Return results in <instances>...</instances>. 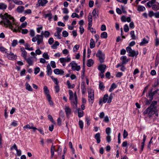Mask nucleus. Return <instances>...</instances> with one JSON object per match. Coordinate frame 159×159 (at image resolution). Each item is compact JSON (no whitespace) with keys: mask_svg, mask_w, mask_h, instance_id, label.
Listing matches in <instances>:
<instances>
[{"mask_svg":"<svg viewBox=\"0 0 159 159\" xmlns=\"http://www.w3.org/2000/svg\"><path fill=\"white\" fill-rule=\"evenodd\" d=\"M96 56L98 58L99 61L101 63H102L104 62L105 55L101 50H99L98 51Z\"/></svg>","mask_w":159,"mask_h":159,"instance_id":"nucleus-5","label":"nucleus"},{"mask_svg":"<svg viewBox=\"0 0 159 159\" xmlns=\"http://www.w3.org/2000/svg\"><path fill=\"white\" fill-rule=\"evenodd\" d=\"M95 46V43L94 40L91 39L90 40V47L91 49L93 48Z\"/></svg>","mask_w":159,"mask_h":159,"instance_id":"nucleus-29","label":"nucleus"},{"mask_svg":"<svg viewBox=\"0 0 159 159\" xmlns=\"http://www.w3.org/2000/svg\"><path fill=\"white\" fill-rule=\"evenodd\" d=\"M78 116L80 118L82 117L84 115V112L80 108H79L77 109Z\"/></svg>","mask_w":159,"mask_h":159,"instance_id":"nucleus-26","label":"nucleus"},{"mask_svg":"<svg viewBox=\"0 0 159 159\" xmlns=\"http://www.w3.org/2000/svg\"><path fill=\"white\" fill-rule=\"evenodd\" d=\"M130 34L132 39H135L137 38V37L135 36V35L134 32V30H132L130 32Z\"/></svg>","mask_w":159,"mask_h":159,"instance_id":"nucleus-39","label":"nucleus"},{"mask_svg":"<svg viewBox=\"0 0 159 159\" xmlns=\"http://www.w3.org/2000/svg\"><path fill=\"white\" fill-rule=\"evenodd\" d=\"M88 25L89 26H92V16L91 13H89L88 17Z\"/></svg>","mask_w":159,"mask_h":159,"instance_id":"nucleus-23","label":"nucleus"},{"mask_svg":"<svg viewBox=\"0 0 159 159\" xmlns=\"http://www.w3.org/2000/svg\"><path fill=\"white\" fill-rule=\"evenodd\" d=\"M20 51L21 52V55L24 58V59H26L27 56V53L26 51L25 50L24 48H20Z\"/></svg>","mask_w":159,"mask_h":159,"instance_id":"nucleus-16","label":"nucleus"},{"mask_svg":"<svg viewBox=\"0 0 159 159\" xmlns=\"http://www.w3.org/2000/svg\"><path fill=\"white\" fill-rule=\"evenodd\" d=\"M59 60L61 63H66V62H69L71 60L70 58L67 56L66 58H61L59 59Z\"/></svg>","mask_w":159,"mask_h":159,"instance_id":"nucleus-14","label":"nucleus"},{"mask_svg":"<svg viewBox=\"0 0 159 159\" xmlns=\"http://www.w3.org/2000/svg\"><path fill=\"white\" fill-rule=\"evenodd\" d=\"M46 98L47 99L50 105L51 106L53 105V103L51 100V96H50L49 97H46Z\"/></svg>","mask_w":159,"mask_h":159,"instance_id":"nucleus-47","label":"nucleus"},{"mask_svg":"<svg viewBox=\"0 0 159 159\" xmlns=\"http://www.w3.org/2000/svg\"><path fill=\"white\" fill-rule=\"evenodd\" d=\"M50 64L51 66L53 68L56 67L55 62L54 61H52L50 62Z\"/></svg>","mask_w":159,"mask_h":159,"instance_id":"nucleus-62","label":"nucleus"},{"mask_svg":"<svg viewBox=\"0 0 159 159\" xmlns=\"http://www.w3.org/2000/svg\"><path fill=\"white\" fill-rule=\"evenodd\" d=\"M111 129L110 127H107L106 129V132L107 135H110L111 134Z\"/></svg>","mask_w":159,"mask_h":159,"instance_id":"nucleus-51","label":"nucleus"},{"mask_svg":"<svg viewBox=\"0 0 159 159\" xmlns=\"http://www.w3.org/2000/svg\"><path fill=\"white\" fill-rule=\"evenodd\" d=\"M93 61L92 59H89L87 61V65L88 67H90L93 65Z\"/></svg>","mask_w":159,"mask_h":159,"instance_id":"nucleus-27","label":"nucleus"},{"mask_svg":"<svg viewBox=\"0 0 159 159\" xmlns=\"http://www.w3.org/2000/svg\"><path fill=\"white\" fill-rule=\"evenodd\" d=\"M79 48V45H76L74 47L73 51L74 52H76L77 50H78Z\"/></svg>","mask_w":159,"mask_h":159,"instance_id":"nucleus-64","label":"nucleus"},{"mask_svg":"<svg viewBox=\"0 0 159 159\" xmlns=\"http://www.w3.org/2000/svg\"><path fill=\"white\" fill-rule=\"evenodd\" d=\"M43 32H42V34L43 35L45 38H48L50 36V33L47 31H44V33L43 34Z\"/></svg>","mask_w":159,"mask_h":159,"instance_id":"nucleus-42","label":"nucleus"},{"mask_svg":"<svg viewBox=\"0 0 159 159\" xmlns=\"http://www.w3.org/2000/svg\"><path fill=\"white\" fill-rule=\"evenodd\" d=\"M120 59L121 61V64L122 65L126 64L129 61V59H127L125 56H122Z\"/></svg>","mask_w":159,"mask_h":159,"instance_id":"nucleus-12","label":"nucleus"},{"mask_svg":"<svg viewBox=\"0 0 159 159\" xmlns=\"http://www.w3.org/2000/svg\"><path fill=\"white\" fill-rule=\"evenodd\" d=\"M99 88L101 90H102L105 88V86L103 85V82H100L99 84Z\"/></svg>","mask_w":159,"mask_h":159,"instance_id":"nucleus-50","label":"nucleus"},{"mask_svg":"<svg viewBox=\"0 0 159 159\" xmlns=\"http://www.w3.org/2000/svg\"><path fill=\"white\" fill-rule=\"evenodd\" d=\"M26 86V89L30 91H32L33 90V89L31 88L30 85L29 84L28 82H26L25 83V84Z\"/></svg>","mask_w":159,"mask_h":159,"instance_id":"nucleus-30","label":"nucleus"},{"mask_svg":"<svg viewBox=\"0 0 159 159\" xmlns=\"http://www.w3.org/2000/svg\"><path fill=\"white\" fill-rule=\"evenodd\" d=\"M43 90L44 92L46 95V97H49V96H50V95L49 93V90L47 86H44Z\"/></svg>","mask_w":159,"mask_h":159,"instance_id":"nucleus-18","label":"nucleus"},{"mask_svg":"<svg viewBox=\"0 0 159 159\" xmlns=\"http://www.w3.org/2000/svg\"><path fill=\"white\" fill-rule=\"evenodd\" d=\"M12 1L15 4L18 5H21L23 4V2L20 0H12Z\"/></svg>","mask_w":159,"mask_h":159,"instance_id":"nucleus-32","label":"nucleus"},{"mask_svg":"<svg viewBox=\"0 0 159 159\" xmlns=\"http://www.w3.org/2000/svg\"><path fill=\"white\" fill-rule=\"evenodd\" d=\"M7 7V5L5 4L2 3H0V9H6Z\"/></svg>","mask_w":159,"mask_h":159,"instance_id":"nucleus-40","label":"nucleus"},{"mask_svg":"<svg viewBox=\"0 0 159 159\" xmlns=\"http://www.w3.org/2000/svg\"><path fill=\"white\" fill-rule=\"evenodd\" d=\"M92 26H89L88 25V28L90 32L93 33L95 34L96 33V31L93 28L91 27Z\"/></svg>","mask_w":159,"mask_h":159,"instance_id":"nucleus-53","label":"nucleus"},{"mask_svg":"<svg viewBox=\"0 0 159 159\" xmlns=\"http://www.w3.org/2000/svg\"><path fill=\"white\" fill-rule=\"evenodd\" d=\"M44 17L45 18H48L49 21H51L52 18V14L51 11L48 13L45 14L44 15Z\"/></svg>","mask_w":159,"mask_h":159,"instance_id":"nucleus-17","label":"nucleus"},{"mask_svg":"<svg viewBox=\"0 0 159 159\" xmlns=\"http://www.w3.org/2000/svg\"><path fill=\"white\" fill-rule=\"evenodd\" d=\"M0 51L3 53L7 54L8 51L7 49L2 46L0 47Z\"/></svg>","mask_w":159,"mask_h":159,"instance_id":"nucleus-34","label":"nucleus"},{"mask_svg":"<svg viewBox=\"0 0 159 159\" xmlns=\"http://www.w3.org/2000/svg\"><path fill=\"white\" fill-rule=\"evenodd\" d=\"M98 11L97 9H94L93 11L92 14L93 16L96 17V16H98L97 12Z\"/></svg>","mask_w":159,"mask_h":159,"instance_id":"nucleus-45","label":"nucleus"},{"mask_svg":"<svg viewBox=\"0 0 159 159\" xmlns=\"http://www.w3.org/2000/svg\"><path fill=\"white\" fill-rule=\"evenodd\" d=\"M126 50L127 52L129 53L128 55L129 57H134L138 54V51L135 52L134 50H132L130 47H127L126 48Z\"/></svg>","mask_w":159,"mask_h":159,"instance_id":"nucleus-9","label":"nucleus"},{"mask_svg":"<svg viewBox=\"0 0 159 159\" xmlns=\"http://www.w3.org/2000/svg\"><path fill=\"white\" fill-rule=\"evenodd\" d=\"M27 25V23L26 22H25L22 23L21 25L19 26V29H21L25 28Z\"/></svg>","mask_w":159,"mask_h":159,"instance_id":"nucleus-36","label":"nucleus"},{"mask_svg":"<svg viewBox=\"0 0 159 159\" xmlns=\"http://www.w3.org/2000/svg\"><path fill=\"white\" fill-rule=\"evenodd\" d=\"M152 9L155 11H157L159 10V4H154L153 5L152 7Z\"/></svg>","mask_w":159,"mask_h":159,"instance_id":"nucleus-31","label":"nucleus"},{"mask_svg":"<svg viewBox=\"0 0 159 159\" xmlns=\"http://www.w3.org/2000/svg\"><path fill=\"white\" fill-rule=\"evenodd\" d=\"M66 84L69 89H72L75 87V85L74 84H71L69 80H67L66 82Z\"/></svg>","mask_w":159,"mask_h":159,"instance_id":"nucleus-35","label":"nucleus"},{"mask_svg":"<svg viewBox=\"0 0 159 159\" xmlns=\"http://www.w3.org/2000/svg\"><path fill=\"white\" fill-rule=\"evenodd\" d=\"M35 31L33 30H30V35L31 37H34L35 35Z\"/></svg>","mask_w":159,"mask_h":159,"instance_id":"nucleus-48","label":"nucleus"},{"mask_svg":"<svg viewBox=\"0 0 159 159\" xmlns=\"http://www.w3.org/2000/svg\"><path fill=\"white\" fill-rule=\"evenodd\" d=\"M5 65L7 66V64H5L4 61L1 59H0V66Z\"/></svg>","mask_w":159,"mask_h":159,"instance_id":"nucleus-58","label":"nucleus"},{"mask_svg":"<svg viewBox=\"0 0 159 159\" xmlns=\"http://www.w3.org/2000/svg\"><path fill=\"white\" fill-rule=\"evenodd\" d=\"M148 41L146 38H144L143 41L140 43L139 45L141 46H144L146 44L148 43Z\"/></svg>","mask_w":159,"mask_h":159,"instance_id":"nucleus-28","label":"nucleus"},{"mask_svg":"<svg viewBox=\"0 0 159 159\" xmlns=\"http://www.w3.org/2000/svg\"><path fill=\"white\" fill-rule=\"evenodd\" d=\"M65 111L67 117L68 118H69L71 113V109L68 106L65 105Z\"/></svg>","mask_w":159,"mask_h":159,"instance_id":"nucleus-11","label":"nucleus"},{"mask_svg":"<svg viewBox=\"0 0 159 159\" xmlns=\"http://www.w3.org/2000/svg\"><path fill=\"white\" fill-rule=\"evenodd\" d=\"M152 89L150 90L149 91L148 96L149 97V101H148V100L147 101L146 103L147 104H149L150 103V102L153 99V96L155 94L157 93L159 91V89H156L153 92H152Z\"/></svg>","mask_w":159,"mask_h":159,"instance_id":"nucleus-6","label":"nucleus"},{"mask_svg":"<svg viewBox=\"0 0 159 159\" xmlns=\"http://www.w3.org/2000/svg\"><path fill=\"white\" fill-rule=\"evenodd\" d=\"M29 66L32 65L33 64V61L31 58H28L25 59Z\"/></svg>","mask_w":159,"mask_h":159,"instance_id":"nucleus-33","label":"nucleus"},{"mask_svg":"<svg viewBox=\"0 0 159 159\" xmlns=\"http://www.w3.org/2000/svg\"><path fill=\"white\" fill-rule=\"evenodd\" d=\"M94 138L97 141V142L98 143H99L101 141V137L100 134V133H98L95 134L94 136Z\"/></svg>","mask_w":159,"mask_h":159,"instance_id":"nucleus-21","label":"nucleus"},{"mask_svg":"<svg viewBox=\"0 0 159 159\" xmlns=\"http://www.w3.org/2000/svg\"><path fill=\"white\" fill-rule=\"evenodd\" d=\"M62 35L64 37H66L68 36V33L66 31L64 30L62 33Z\"/></svg>","mask_w":159,"mask_h":159,"instance_id":"nucleus-54","label":"nucleus"},{"mask_svg":"<svg viewBox=\"0 0 159 159\" xmlns=\"http://www.w3.org/2000/svg\"><path fill=\"white\" fill-rule=\"evenodd\" d=\"M47 74L48 75H51L52 74V70L49 64H48L47 66Z\"/></svg>","mask_w":159,"mask_h":159,"instance_id":"nucleus-25","label":"nucleus"},{"mask_svg":"<svg viewBox=\"0 0 159 159\" xmlns=\"http://www.w3.org/2000/svg\"><path fill=\"white\" fill-rule=\"evenodd\" d=\"M59 43L58 41H56L54 43L52 46V48L53 49H56L57 48V46H59Z\"/></svg>","mask_w":159,"mask_h":159,"instance_id":"nucleus-43","label":"nucleus"},{"mask_svg":"<svg viewBox=\"0 0 159 159\" xmlns=\"http://www.w3.org/2000/svg\"><path fill=\"white\" fill-rule=\"evenodd\" d=\"M32 12L31 10L30 9H28L24 11V13L25 14H30Z\"/></svg>","mask_w":159,"mask_h":159,"instance_id":"nucleus-59","label":"nucleus"},{"mask_svg":"<svg viewBox=\"0 0 159 159\" xmlns=\"http://www.w3.org/2000/svg\"><path fill=\"white\" fill-rule=\"evenodd\" d=\"M157 102V101H153L151 104L150 106L148 108L143 112L144 114H148V116L151 117L155 113L156 107Z\"/></svg>","mask_w":159,"mask_h":159,"instance_id":"nucleus-3","label":"nucleus"},{"mask_svg":"<svg viewBox=\"0 0 159 159\" xmlns=\"http://www.w3.org/2000/svg\"><path fill=\"white\" fill-rule=\"evenodd\" d=\"M79 125L81 129H82L83 128L84 123L83 121L81 120H80L79 121Z\"/></svg>","mask_w":159,"mask_h":159,"instance_id":"nucleus-49","label":"nucleus"},{"mask_svg":"<svg viewBox=\"0 0 159 159\" xmlns=\"http://www.w3.org/2000/svg\"><path fill=\"white\" fill-rule=\"evenodd\" d=\"M112 98V94H111L109 97L107 94H106L103 97V102L105 103L107 102L108 103H110L111 102Z\"/></svg>","mask_w":159,"mask_h":159,"instance_id":"nucleus-10","label":"nucleus"},{"mask_svg":"<svg viewBox=\"0 0 159 159\" xmlns=\"http://www.w3.org/2000/svg\"><path fill=\"white\" fill-rule=\"evenodd\" d=\"M128 135V132H127V131L125 129L124 131L123 134L124 138V139L126 138Z\"/></svg>","mask_w":159,"mask_h":159,"instance_id":"nucleus-63","label":"nucleus"},{"mask_svg":"<svg viewBox=\"0 0 159 159\" xmlns=\"http://www.w3.org/2000/svg\"><path fill=\"white\" fill-rule=\"evenodd\" d=\"M2 20L0 22V24H3L4 26L8 27L11 29L14 32H19L20 29L19 27L16 26L15 28L13 25H16V22L14 18L7 13L5 14L2 15Z\"/></svg>","mask_w":159,"mask_h":159,"instance_id":"nucleus-1","label":"nucleus"},{"mask_svg":"<svg viewBox=\"0 0 159 159\" xmlns=\"http://www.w3.org/2000/svg\"><path fill=\"white\" fill-rule=\"evenodd\" d=\"M40 70V69L39 67H36L34 69V73L35 74H37L38 73Z\"/></svg>","mask_w":159,"mask_h":159,"instance_id":"nucleus-57","label":"nucleus"},{"mask_svg":"<svg viewBox=\"0 0 159 159\" xmlns=\"http://www.w3.org/2000/svg\"><path fill=\"white\" fill-rule=\"evenodd\" d=\"M19 33H21L23 34H27L28 32V30L27 29H21L19 31Z\"/></svg>","mask_w":159,"mask_h":159,"instance_id":"nucleus-41","label":"nucleus"},{"mask_svg":"<svg viewBox=\"0 0 159 159\" xmlns=\"http://www.w3.org/2000/svg\"><path fill=\"white\" fill-rule=\"evenodd\" d=\"M51 78L56 85H58V81L57 78H54L52 76L51 77Z\"/></svg>","mask_w":159,"mask_h":159,"instance_id":"nucleus-52","label":"nucleus"},{"mask_svg":"<svg viewBox=\"0 0 159 159\" xmlns=\"http://www.w3.org/2000/svg\"><path fill=\"white\" fill-rule=\"evenodd\" d=\"M24 7L22 6H19L16 8L17 11L19 13H21L24 11Z\"/></svg>","mask_w":159,"mask_h":159,"instance_id":"nucleus-24","label":"nucleus"},{"mask_svg":"<svg viewBox=\"0 0 159 159\" xmlns=\"http://www.w3.org/2000/svg\"><path fill=\"white\" fill-rule=\"evenodd\" d=\"M100 37L102 38H107V33L106 32H102L101 34Z\"/></svg>","mask_w":159,"mask_h":159,"instance_id":"nucleus-37","label":"nucleus"},{"mask_svg":"<svg viewBox=\"0 0 159 159\" xmlns=\"http://www.w3.org/2000/svg\"><path fill=\"white\" fill-rule=\"evenodd\" d=\"M6 55L8 58L11 60H15L16 58V56L11 52L10 54H9L8 52Z\"/></svg>","mask_w":159,"mask_h":159,"instance_id":"nucleus-13","label":"nucleus"},{"mask_svg":"<svg viewBox=\"0 0 159 159\" xmlns=\"http://www.w3.org/2000/svg\"><path fill=\"white\" fill-rule=\"evenodd\" d=\"M69 100H70V103L74 108L77 107L78 99L76 92L73 93L71 90L69 91Z\"/></svg>","mask_w":159,"mask_h":159,"instance_id":"nucleus-2","label":"nucleus"},{"mask_svg":"<svg viewBox=\"0 0 159 159\" xmlns=\"http://www.w3.org/2000/svg\"><path fill=\"white\" fill-rule=\"evenodd\" d=\"M18 41L17 40H14L11 43V45L13 47H15L17 44Z\"/></svg>","mask_w":159,"mask_h":159,"instance_id":"nucleus-55","label":"nucleus"},{"mask_svg":"<svg viewBox=\"0 0 159 159\" xmlns=\"http://www.w3.org/2000/svg\"><path fill=\"white\" fill-rule=\"evenodd\" d=\"M129 29L127 24H125L124 26V30L125 32H127L129 31Z\"/></svg>","mask_w":159,"mask_h":159,"instance_id":"nucleus-56","label":"nucleus"},{"mask_svg":"<svg viewBox=\"0 0 159 159\" xmlns=\"http://www.w3.org/2000/svg\"><path fill=\"white\" fill-rule=\"evenodd\" d=\"M43 57L45 59L48 60L49 59V56L46 52H44L43 54Z\"/></svg>","mask_w":159,"mask_h":159,"instance_id":"nucleus-46","label":"nucleus"},{"mask_svg":"<svg viewBox=\"0 0 159 159\" xmlns=\"http://www.w3.org/2000/svg\"><path fill=\"white\" fill-rule=\"evenodd\" d=\"M32 40L34 42L37 41V44L38 45L42 44L43 43V36L42 34H37L32 38Z\"/></svg>","mask_w":159,"mask_h":159,"instance_id":"nucleus-4","label":"nucleus"},{"mask_svg":"<svg viewBox=\"0 0 159 159\" xmlns=\"http://www.w3.org/2000/svg\"><path fill=\"white\" fill-rule=\"evenodd\" d=\"M48 1L47 0H42L38 1V3L39 6H45V4L47 3Z\"/></svg>","mask_w":159,"mask_h":159,"instance_id":"nucleus-22","label":"nucleus"},{"mask_svg":"<svg viewBox=\"0 0 159 159\" xmlns=\"http://www.w3.org/2000/svg\"><path fill=\"white\" fill-rule=\"evenodd\" d=\"M11 125L15 127L17 125V122L16 120H13L11 124Z\"/></svg>","mask_w":159,"mask_h":159,"instance_id":"nucleus-61","label":"nucleus"},{"mask_svg":"<svg viewBox=\"0 0 159 159\" xmlns=\"http://www.w3.org/2000/svg\"><path fill=\"white\" fill-rule=\"evenodd\" d=\"M137 10L139 11H142L145 10V8L144 6H139L138 7Z\"/></svg>","mask_w":159,"mask_h":159,"instance_id":"nucleus-44","label":"nucleus"},{"mask_svg":"<svg viewBox=\"0 0 159 159\" xmlns=\"http://www.w3.org/2000/svg\"><path fill=\"white\" fill-rule=\"evenodd\" d=\"M106 68V66L105 65H100L98 67V69L101 72H104Z\"/></svg>","mask_w":159,"mask_h":159,"instance_id":"nucleus-20","label":"nucleus"},{"mask_svg":"<svg viewBox=\"0 0 159 159\" xmlns=\"http://www.w3.org/2000/svg\"><path fill=\"white\" fill-rule=\"evenodd\" d=\"M89 101L91 104H93L94 99V92L92 89H90L88 91Z\"/></svg>","mask_w":159,"mask_h":159,"instance_id":"nucleus-8","label":"nucleus"},{"mask_svg":"<svg viewBox=\"0 0 159 159\" xmlns=\"http://www.w3.org/2000/svg\"><path fill=\"white\" fill-rule=\"evenodd\" d=\"M117 87V86L115 83H113L111 85L110 88L109 89V91L111 92L113 90L116 88Z\"/></svg>","mask_w":159,"mask_h":159,"instance_id":"nucleus-38","label":"nucleus"},{"mask_svg":"<svg viewBox=\"0 0 159 159\" xmlns=\"http://www.w3.org/2000/svg\"><path fill=\"white\" fill-rule=\"evenodd\" d=\"M69 66L71 67V69L74 71H79L80 69V66L77 65L76 62L74 61H72L70 63Z\"/></svg>","mask_w":159,"mask_h":159,"instance_id":"nucleus-7","label":"nucleus"},{"mask_svg":"<svg viewBox=\"0 0 159 159\" xmlns=\"http://www.w3.org/2000/svg\"><path fill=\"white\" fill-rule=\"evenodd\" d=\"M69 145L70 146V148L71 149L72 152H73V153H75V149H74L73 148L72 143L71 142H69Z\"/></svg>","mask_w":159,"mask_h":159,"instance_id":"nucleus-60","label":"nucleus"},{"mask_svg":"<svg viewBox=\"0 0 159 159\" xmlns=\"http://www.w3.org/2000/svg\"><path fill=\"white\" fill-rule=\"evenodd\" d=\"M121 21L123 22H125L127 21L128 22H131V18L130 17H128L127 18H126V17L124 16H123L121 17Z\"/></svg>","mask_w":159,"mask_h":159,"instance_id":"nucleus-19","label":"nucleus"},{"mask_svg":"<svg viewBox=\"0 0 159 159\" xmlns=\"http://www.w3.org/2000/svg\"><path fill=\"white\" fill-rule=\"evenodd\" d=\"M54 72L56 75H63L64 73V71L62 70L58 69H55L54 70Z\"/></svg>","mask_w":159,"mask_h":159,"instance_id":"nucleus-15","label":"nucleus"}]
</instances>
